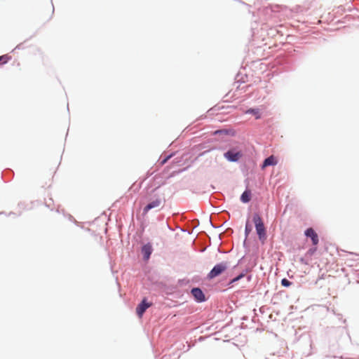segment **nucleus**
Here are the masks:
<instances>
[{"label":"nucleus","mask_w":359,"mask_h":359,"mask_svg":"<svg viewBox=\"0 0 359 359\" xmlns=\"http://www.w3.org/2000/svg\"><path fill=\"white\" fill-rule=\"evenodd\" d=\"M154 184L153 187H154V186H156L155 182H152V184Z\"/></svg>","instance_id":"a19ab883"},{"label":"nucleus","mask_w":359,"mask_h":359,"mask_svg":"<svg viewBox=\"0 0 359 359\" xmlns=\"http://www.w3.org/2000/svg\"><path fill=\"white\" fill-rule=\"evenodd\" d=\"M7 215V216H8V215L6 214V212H4V211H1V212H0V215Z\"/></svg>","instance_id":"72a5a7b5"},{"label":"nucleus","mask_w":359,"mask_h":359,"mask_svg":"<svg viewBox=\"0 0 359 359\" xmlns=\"http://www.w3.org/2000/svg\"><path fill=\"white\" fill-rule=\"evenodd\" d=\"M251 279H252V275H249V276H247L248 281H250Z\"/></svg>","instance_id":"473e14b6"},{"label":"nucleus","mask_w":359,"mask_h":359,"mask_svg":"<svg viewBox=\"0 0 359 359\" xmlns=\"http://www.w3.org/2000/svg\"><path fill=\"white\" fill-rule=\"evenodd\" d=\"M229 162H240L241 160H244L247 163V165L250 167L252 173L257 168L256 158H226Z\"/></svg>","instance_id":"9b49d317"},{"label":"nucleus","mask_w":359,"mask_h":359,"mask_svg":"<svg viewBox=\"0 0 359 359\" xmlns=\"http://www.w3.org/2000/svg\"><path fill=\"white\" fill-rule=\"evenodd\" d=\"M280 285L282 287L287 288L293 285V282L290 281L287 278H283L280 280Z\"/></svg>","instance_id":"aec40b11"},{"label":"nucleus","mask_w":359,"mask_h":359,"mask_svg":"<svg viewBox=\"0 0 359 359\" xmlns=\"http://www.w3.org/2000/svg\"><path fill=\"white\" fill-rule=\"evenodd\" d=\"M279 163V158H264L260 165L261 170H264L266 167H274Z\"/></svg>","instance_id":"f8f14e48"},{"label":"nucleus","mask_w":359,"mask_h":359,"mask_svg":"<svg viewBox=\"0 0 359 359\" xmlns=\"http://www.w3.org/2000/svg\"><path fill=\"white\" fill-rule=\"evenodd\" d=\"M265 359H268L267 358H266Z\"/></svg>","instance_id":"79ce46f5"},{"label":"nucleus","mask_w":359,"mask_h":359,"mask_svg":"<svg viewBox=\"0 0 359 359\" xmlns=\"http://www.w3.org/2000/svg\"><path fill=\"white\" fill-rule=\"evenodd\" d=\"M161 203V200L159 197L156 198L154 200H153L151 202H149L142 209V216H138L137 219L138 220L141 219V217H144L147 215L149 210H151L153 208H157L160 205Z\"/></svg>","instance_id":"6e6552de"},{"label":"nucleus","mask_w":359,"mask_h":359,"mask_svg":"<svg viewBox=\"0 0 359 359\" xmlns=\"http://www.w3.org/2000/svg\"><path fill=\"white\" fill-rule=\"evenodd\" d=\"M244 182L245 183V189L240 196V201L242 203L248 204L250 201V198H251V196H252V191L248 188V185H249L248 178H246Z\"/></svg>","instance_id":"9d476101"},{"label":"nucleus","mask_w":359,"mask_h":359,"mask_svg":"<svg viewBox=\"0 0 359 359\" xmlns=\"http://www.w3.org/2000/svg\"><path fill=\"white\" fill-rule=\"evenodd\" d=\"M6 172H8L11 175V177L13 176V171L12 170L8 169L6 170H4L2 173V175H4ZM4 177V176H2Z\"/></svg>","instance_id":"393cba45"},{"label":"nucleus","mask_w":359,"mask_h":359,"mask_svg":"<svg viewBox=\"0 0 359 359\" xmlns=\"http://www.w3.org/2000/svg\"><path fill=\"white\" fill-rule=\"evenodd\" d=\"M299 262L303 264H308V259H306L305 257H301L299 258Z\"/></svg>","instance_id":"a878e982"},{"label":"nucleus","mask_w":359,"mask_h":359,"mask_svg":"<svg viewBox=\"0 0 359 359\" xmlns=\"http://www.w3.org/2000/svg\"><path fill=\"white\" fill-rule=\"evenodd\" d=\"M318 250V245H313L312 247H310L308 250L306 251L305 256L306 257H312L316 254Z\"/></svg>","instance_id":"6ab92c4d"},{"label":"nucleus","mask_w":359,"mask_h":359,"mask_svg":"<svg viewBox=\"0 0 359 359\" xmlns=\"http://www.w3.org/2000/svg\"><path fill=\"white\" fill-rule=\"evenodd\" d=\"M13 216V215H16V213L14 212H10L8 214V216Z\"/></svg>","instance_id":"7c9ffc66"},{"label":"nucleus","mask_w":359,"mask_h":359,"mask_svg":"<svg viewBox=\"0 0 359 359\" xmlns=\"http://www.w3.org/2000/svg\"><path fill=\"white\" fill-rule=\"evenodd\" d=\"M46 207L50 208V204H48V203H46Z\"/></svg>","instance_id":"58836bf2"},{"label":"nucleus","mask_w":359,"mask_h":359,"mask_svg":"<svg viewBox=\"0 0 359 359\" xmlns=\"http://www.w3.org/2000/svg\"><path fill=\"white\" fill-rule=\"evenodd\" d=\"M247 319H248L247 316H243L241 318V320H246Z\"/></svg>","instance_id":"c9c22d12"},{"label":"nucleus","mask_w":359,"mask_h":359,"mask_svg":"<svg viewBox=\"0 0 359 359\" xmlns=\"http://www.w3.org/2000/svg\"><path fill=\"white\" fill-rule=\"evenodd\" d=\"M243 259V257L242 258H241L238 261V263H237V265L240 264L242 259Z\"/></svg>","instance_id":"f704fd0d"},{"label":"nucleus","mask_w":359,"mask_h":359,"mask_svg":"<svg viewBox=\"0 0 359 359\" xmlns=\"http://www.w3.org/2000/svg\"><path fill=\"white\" fill-rule=\"evenodd\" d=\"M248 270L249 269L248 267L245 268L241 273L235 276L233 278L229 279V280H227L225 278H222L219 280L218 283L223 287L230 288L233 285V284L243 278Z\"/></svg>","instance_id":"20e7f679"},{"label":"nucleus","mask_w":359,"mask_h":359,"mask_svg":"<svg viewBox=\"0 0 359 359\" xmlns=\"http://www.w3.org/2000/svg\"><path fill=\"white\" fill-rule=\"evenodd\" d=\"M151 302L148 300L147 297H144L137 304L135 313L139 318H142L144 312L151 306Z\"/></svg>","instance_id":"423d86ee"},{"label":"nucleus","mask_w":359,"mask_h":359,"mask_svg":"<svg viewBox=\"0 0 359 359\" xmlns=\"http://www.w3.org/2000/svg\"><path fill=\"white\" fill-rule=\"evenodd\" d=\"M243 154L236 148H233L224 154V157H242Z\"/></svg>","instance_id":"4468645a"},{"label":"nucleus","mask_w":359,"mask_h":359,"mask_svg":"<svg viewBox=\"0 0 359 359\" xmlns=\"http://www.w3.org/2000/svg\"><path fill=\"white\" fill-rule=\"evenodd\" d=\"M252 222L257 238L262 244H264L268 238V233L264 222L258 212L252 215Z\"/></svg>","instance_id":"f03ea898"},{"label":"nucleus","mask_w":359,"mask_h":359,"mask_svg":"<svg viewBox=\"0 0 359 359\" xmlns=\"http://www.w3.org/2000/svg\"><path fill=\"white\" fill-rule=\"evenodd\" d=\"M238 266L237 264L233 267V269H236V267Z\"/></svg>","instance_id":"4c0bfd02"},{"label":"nucleus","mask_w":359,"mask_h":359,"mask_svg":"<svg viewBox=\"0 0 359 359\" xmlns=\"http://www.w3.org/2000/svg\"><path fill=\"white\" fill-rule=\"evenodd\" d=\"M166 157L170 158V157H172V155L171 154L170 155H168Z\"/></svg>","instance_id":"ea45409f"},{"label":"nucleus","mask_w":359,"mask_h":359,"mask_svg":"<svg viewBox=\"0 0 359 359\" xmlns=\"http://www.w3.org/2000/svg\"><path fill=\"white\" fill-rule=\"evenodd\" d=\"M243 246L245 249L248 250L249 248V245L247 243V238H244V241L243 242Z\"/></svg>","instance_id":"bb28decb"},{"label":"nucleus","mask_w":359,"mask_h":359,"mask_svg":"<svg viewBox=\"0 0 359 359\" xmlns=\"http://www.w3.org/2000/svg\"><path fill=\"white\" fill-rule=\"evenodd\" d=\"M170 159V158H158L157 161L155 163V165L156 167L163 166L167 163Z\"/></svg>","instance_id":"412c9836"},{"label":"nucleus","mask_w":359,"mask_h":359,"mask_svg":"<svg viewBox=\"0 0 359 359\" xmlns=\"http://www.w3.org/2000/svg\"><path fill=\"white\" fill-rule=\"evenodd\" d=\"M327 359H341V358H337L336 356H327Z\"/></svg>","instance_id":"c756f323"},{"label":"nucleus","mask_w":359,"mask_h":359,"mask_svg":"<svg viewBox=\"0 0 359 359\" xmlns=\"http://www.w3.org/2000/svg\"><path fill=\"white\" fill-rule=\"evenodd\" d=\"M62 214L66 217H68V219L72 222H74L76 225L79 226V223L76 222V220L74 219V217L69 214V213H66L65 210H62Z\"/></svg>","instance_id":"4be33fe9"},{"label":"nucleus","mask_w":359,"mask_h":359,"mask_svg":"<svg viewBox=\"0 0 359 359\" xmlns=\"http://www.w3.org/2000/svg\"><path fill=\"white\" fill-rule=\"evenodd\" d=\"M222 130H217L215 132V134H217V133H222Z\"/></svg>","instance_id":"e433bc0d"},{"label":"nucleus","mask_w":359,"mask_h":359,"mask_svg":"<svg viewBox=\"0 0 359 359\" xmlns=\"http://www.w3.org/2000/svg\"><path fill=\"white\" fill-rule=\"evenodd\" d=\"M342 252H346V253H348L350 255H355L357 257H359V253H356V252H347L346 250H341Z\"/></svg>","instance_id":"cd10ccee"},{"label":"nucleus","mask_w":359,"mask_h":359,"mask_svg":"<svg viewBox=\"0 0 359 359\" xmlns=\"http://www.w3.org/2000/svg\"><path fill=\"white\" fill-rule=\"evenodd\" d=\"M229 267V262L227 261H222L216 263L207 275L203 278L204 281H210L227 271Z\"/></svg>","instance_id":"7ed1b4c3"},{"label":"nucleus","mask_w":359,"mask_h":359,"mask_svg":"<svg viewBox=\"0 0 359 359\" xmlns=\"http://www.w3.org/2000/svg\"><path fill=\"white\" fill-rule=\"evenodd\" d=\"M253 222L252 220L250 221L249 218L247 219L245 224V229H244V235L245 238H248L250 233L252 231L253 229Z\"/></svg>","instance_id":"ddd939ff"},{"label":"nucleus","mask_w":359,"mask_h":359,"mask_svg":"<svg viewBox=\"0 0 359 359\" xmlns=\"http://www.w3.org/2000/svg\"><path fill=\"white\" fill-rule=\"evenodd\" d=\"M305 237L310 238L313 245H318L319 243V236L316 231L312 228H306L304 230Z\"/></svg>","instance_id":"1a4fd4ad"},{"label":"nucleus","mask_w":359,"mask_h":359,"mask_svg":"<svg viewBox=\"0 0 359 359\" xmlns=\"http://www.w3.org/2000/svg\"><path fill=\"white\" fill-rule=\"evenodd\" d=\"M141 227H142V231H144V229H145V227H146V225H145V224H144L143 223H141Z\"/></svg>","instance_id":"2f4dec72"},{"label":"nucleus","mask_w":359,"mask_h":359,"mask_svg":"<svg viewBox=\"0 0 359 359\" xmlns=\"http://www.w3.org/2000/svg\"><path fill=\"white\" fill-rule=\"evenodd\" d=\"M190 280L192 283H199L204 280L199 275H195L191 278V279H190Z\"/></svg>","instance_id":"5701e85b"},{"label":"nucleus","mask_w":359,"mask_h":359,"mask_svg":"<svg viewBox=\"0 0 359 359\" xmlns=\"http://www.w3.org/2000/svg\"><path fill=\"white\" fill-rule=\"evenodd\" d=\"M198 158H174L170 165L165 166L163 173L168 174L166 178L173 177L189 168Z\"/></svg>","instance_id":"f257e3e1"},{"label":"nucleus","mask_w":359,"mask_h":359,"mask_svg":"<svg viewBox=\"0 0 359 359\" xmlns=\"http://www.w3.org/2000/svg\"><path fill=\"white\" fill-rule=\"evenodd\" d=\"M191 283V280L188 278H179L177 281V285L182 287L187 286Z\"/></svg>","instance_id":"a211bd4d"},{"label":"nucleus","mask_w":359,"mask_h":359,"mask_svg":"<svg viewBox=\"0 0 359 359\" xmlns=\"http://www.w3.org/2000/svg\"><path fill=\"white\" fill-rule=\"evenodd\" d=\"M244 113L252 114L255 117L256 119H259V118H261V116H262L261 111L258 108L249 109L246 110Z\"/></svg>","instance_id":"f3484780"},{"label":"nucleus","mask_w":359,"mask_h":359,"mask_svg":"<svg viewBox=\"0 0 359 359\" xmlns=\"http://www.w3.org/2000/svg\"><path fill=\"white\" fill-rule=\"evenodd\" d=\"M190 294L193 300L198 304L204 303L208 299L203 289L200 287H193L190 290Z\"/></svg>","instance_id":"39448f33"},{"label":"nucleus","mask_w":359,"mask_h":359,"mask_svg":"<svg viewBox=\"0 0 359 359\" xmlns=\"http://www.w3.org/2000/svg\"><path fill=\"white\" fill-rule=\"evenodd\" d=\"M18 206L20 207V208H25V203L24 202L18 203Z\"/></svg>","instance_id":"c85d7f7f"},{"label":"nucleus","mask_w":359,"mask_h":359,"mask_svg":"<svg viewBox=\"0 0 359 359\" xmlns=\"http://www.w3.org/2000/svg\"><path fill=\"white\" fill-rule=\"evenodd\" d=\"M154 250L153 243L151 241H148L141 246V254L144 262L149 261Z\"/></svg>","instance_id":"0eeeda50"},{"label":"nucleus","mask_w":359,"mask_h":359,"mask_svg":"<svg viewBox=\"0 0 359 359\" xmlns=\"http://www.w3.org/2000/svg\"><path fill=\"white\" fill-rule=\"evenodd\" d=\"M240 165V168L241 170V172L245 177H248L250 173H252L249 166L247 165V163L244 160H241L240 162H238Z\"/></svg>","instance_id":"2eb2a0df"},{"label":"nucleus","mask_w":359,"mask_h":359,"mask_svg":"<svg viewBox=\"0 0 359 359\" xmlns=\"http://www.w3.org/2000/svg\"><path fill=\"white\" fill-rule=\"evenodd\" d=\"M165 183H158V185L156 187H153L152 182H149L147 187L144 188V190L149 194H154L157 189H158L162 185Z\"/></svg>","instance_id":"dca6fc26"},{"label":"nucleus","mask_w":359,"mask_h":359,"mask_svg":"<svg viewBox=\"0 0 359 359\" xmlns=\"http://www.w3.org/2000/svg\"><path fill=\"white\" fill-rule=\"evenodd\" d=\"M11 60V57L8 55H4L0 56V65L7 63Z\"/></svg>","instance_id":"b1692460"}]
</instances>
